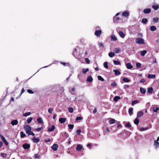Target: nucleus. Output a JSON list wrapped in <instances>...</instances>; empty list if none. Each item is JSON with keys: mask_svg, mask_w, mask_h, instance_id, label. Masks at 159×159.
I'll return each mask as SVG.
<instances>
[{"mask_svg": "<svg viewBox=\"0 0 159 159\" xmlns=\"http://www.w3.org/2000/svg\"><path fill=\"white\" fill-rule=\"evenodd\" d=\"M76 132L77 133V135H80V133L81 132V130L80 129H77L76 131Z\"/></svg>", "mask_w": 159, "mask_h": 159, "instance_id": "49530a36", "label": "nucleus"}, {"mask_svg": "<svg viewBox=\"0 0 159 159\" xmlns=\"http://www.w3.org/2000/svg\"><path fill=\"white\" fill-rule=\"evenodd\" d=\"M40 156L38 154H35L34 155V157L35 158H39Z\"/></svg>", "mask_w": 159, "mask_h": 159, "instance_id": "864d4df0", "label": "nucleus"}, {"mask_svg": "<svg viewBox=\"0 0 159 159\" xmlns=\"http://www.w3.org/2000/svg\"><path fill=\"white\" fill-rule=\"evenodd\" d=\"M159 110V108L158 107H153V111L154 112H157Z\"/></svg>", "mask_w": 159, "mask_h": 159, "instance_id": "72a5a7b5", "label": "nucleus"}, {"mask_svg": "<svg viewBox=\"0 0 159 159\" xmlns=\"http://www.w3.org/2000/svg\"><path fill=\"white\" fill-rule=\"evenodd\" d=\"M115 55V54L113 52H111L108 54L109 56L111 57H113Z\"/></svg>", "mask_w": 159, "mask_h": 159, "instance_id": "c9c22d12", "label": "nucleus"}, {"mask_svg": "<svg viewBox=\"0 0 159 159\" xmlns=\"http://www.w3.org/2000/svg\"><path fill=\"white\" fill-rule=\"evenodd\" d=\"M55 128V127L54 125H52L51 128L48 129V132L53 131L54 130Z\"/></svg>", "mask_w": 159, "mask_h": 159, "instance_id": "dca6fc26", "label": "nucleus"}, {"mask_svg": "<svg viewBox=\"0 0 159 159\" xmlns=\"http://www.w3.org/2000/svg\"><path fill=\"white\" fill-rule=\"evenodd\" d=\"M147 51L146 50H143V51H141L140 53V55L143 56L145 55V54L147 53Z\"/></svg>", "mask_w": 159, "mask_h": 159, "instance_id": "c85d7f7f", "label": "nucleus"}, {"mask_svg": "<svg viewBox=\"0 0 159 159\" xmlns=\"http://www.w3.org/2000/svg\"><path fill=\"white\" fill-rule=\"evenodd\" d=\"M101 33L102 31L101 30H97L95 31L94 33V34L97 37H98L100 36Z\"/></svg>", "mask_w": 159, "mask_h": 159, "instance_id": "7ed1b4c3", "label": "nucleus"}, {"mask_svg": "<svg viewBox=\"0 0 159 159\" xmlns=\"http://www.w3.org/2000/svg\"><path fill=\"white\" fill-rule=\"evenodd\" d=\"M150 29L152 31H154L156 30L157 28L155 26H152L150 27Z\"/></svg>", "mask_w": 159, "mask_h": 159, "instance_id": "cd10ccee", "label": "nucleus"}, {"mask_svg": "<svg viewBox=\"0 0 159 159\" xmlns=\"http://www.w3.org/2000/svg\"><path fill=\"white\" fill-rule=\"evenodd\" d=\"M145 82V80L144 79H141L140 81V82L141 83H144V82Z\"/></svg>", "mask_w": 159, "mask_h": 159, "instance_id": "774afa93", "label": "nucleus"}, {"mask_svg": "<svg viewBox=\"0 0 159 159\" xmlns=\"http://www.w3.org/2000/svg\"><path fill=\"white\" fill-rule=\"evenodd\" d=\"M148 77L149 79L155 78L156 77V75L149 74L148 75Z\"/></svg>", "mask_w": 159, "mask_h": 159, "instance_id": "aec40b11", "label": "nucleus"}, {"mask_svg": "<svg viewBox=\"0 0 159 159\" xmlns=\"http://www.w3.org/2000/svg\"><path fill=\"white\" fill-rule=\"evenodd\" d=\"M82 148V147L81 146V145L79 144L76 147V149L77 151H81Z\"/></svg>", "mask_w": 159, "mask_h": 159, "instance_id": "6ab92c4d", "label": "nucleus"}, {"mask_svg": "<svg viewBox=\"0 0 159 159\" xmlns=\"http://www.w3.org/2000/svg\"><path fill=\"white\" fill-rule=\"evenodd\" d=\"M42 129V127L39 128L37 129H35V130L37 131H40Z\"/></svg>", "mask_w": 159, "mask_h": 159, "instance_id": "052dcab7", "label": "nucleus"}, {"mask_svg": "<svg viewBox=\"0 0 159 159\" xmlns=\"http://www.w3.org/2000/svg\"><path fill=\"white\" fill-rule=\"evenodd\" d=\"M115 121H116V120L114 119H112V118H111L109 120L108 122L111 125V124L115 123Z\"/></svg>", "mask_w": 159, "mask_h": 159, "instance_id": "ddd939ff", "label": "nucleus"}, {"mask_svg": "<svg viewBox=\"0 0 159 159\" xmlns=\"http://www.w3.org/2000/svg\"><path fill=\"white\" fill-rule=\"evenodd\" d=\"M98 45L99 47H102L103 48H104V45H103L102 43L101 42L99 43Z\"/></svg>", "mask_w": 159, "mask_h": 159, "instance_id": "e2e57ef3", "label": "nucleus"}, {"mask_svg": "<svg viewBox=\"0 0 159 159\" xmlns=\"http://www.w3.org/2000/svg\"><path fill=\"white\" fill-rule=\"evenodd\" d=\"M93 79L91 75L89 76L87 79V81L89 82H91L93 81Z\"/></svg>", "mask_w": 159, "mask_h": 159, "instance_id": "4468645a", "label": "nucleus"}, {"mask_svg": "<svg viewBox=\"0 0 159 159\" xmlns=\"http://www.w3.org/2000/svg\"><path fill=\"white\" fill-rule=\"evenodd\" d=\"M151 10L150 8L145 9L143 11V12L145 14L149 13L151 12Z\"/></svg>", "mask_w": 159, "mask_h": 159, "instance_id": "1a4fd4ad", "label": "nucleus"}, {"mask_svg": "<svg viewBox=\"0 0 159 159\" xmlns=\"http://www.w3.org/2000/svg\"><path fill=\"white\" fill-rule=\"evenodd\" d=\"M58 147V146L57 144H54L52 146V148L54 151H55L57 149Z\"/></svg>", "mask_w": 159, "mask_h": 159, "instance_id": "39448f33", "label": "nucleus"}, {"mask_svg": "<svg viewBox=\"0 0 159 159\" xmlns=\"http://www.w3.org/2000/svg\"><path fill=\"white\" fill-rule=\"evenodd\" d=\"M68 111L69 112L71 113L73 112V109L72 107H69L68 108Z\"/></svg>", "mask_w": 159, "mask_h": 159, "instance_id": "de8ad7c7", "label": "nucleus"}, {"mask_svg": "<svg viewBox=\"0 0 159 159\" xmlns=\"http://www.w3.org/2000/svg\"><path fill=\"white\" fill-rule=\"evenodd\" d=\"M117 127L118 128H121L122 127V126L121 125V124H118L117 125Z\"/></svg>", "mask_w": 159, "mask_h": 159, "instance_id": "338daca9", "label": "nucleus"}, {"mask_svg": "<svg viewBox=\"0 0 159 159\" xmlns=\"http://www.w3.org/2000/svg\"><path fill=\"white\" fill-rule=\"evenodd\" d=\"M1 155L3 158H6L7 156V154L6 153H1Z\"/></svg>", "mask_w": 159, "mask_h": 159, "instance_id": "4d7b16f0", "label": "nucleus"}, {"mask_svg": "<svg viewBox=\"0 0 159 159\" xmlns=\"http://www.w3.org/2000/svg\"><path fill=\"white\" fill-rule=\"evenodd\" d=\"M120 98L119 96H116L113 98V100L115 102H117L118 100L120 99Z\"/></svg>", "mask_w": 159, "mask_h": 159, "instance_id": "bb28decb", "label": "nucleus"}, {"mask_svg": "<svg viewBox=\"0 0 159 159\" xmlns=\"http://www.w3.org/2000/svg\"><path fill=\"white\" fill-rule=\"evenodd\" d=\"M136 66L137 68H140L141 67V64L140 63H136Z\"/></svg>", "mask_w": 159, "mask_h": 159, "instance_id": "3c124183", "label": "nucleus"}, {"mask_svg": "<svg viewBox=\"0 0 159 159\" xmlns=\"http://www.w3.org/2000/svg\"><path fill=\"white\" fill-rule=\"evenodd\" d=\"M98 78L99 80H101V81H103L104 80V79L102 77V76H98Z\"/></svg>", "mask_w": 159, "mask_h": 159, "instance_id": "79ce46f5", "label": "nucleus"}, {"mask_svg": "<svg viewBox=\"0 0 159 159\" xmlns=\"http://www.w3.org/2000/svg\"><path fill=\"white\" fill-rule=\"evenodd\" d=\"M89 69L88 68H87L85 69L83 68L82 70V73H83L85 74L87 72L89 71Z\"/></svg>", "mask_w": 159, "mask_h": 159, "instance_id": "7c9ffc66", "label": "nucleus"}, {"mask_svg": "<svg viewBox=\"0 0 159 159\" xmlns=\"http://www.w3.org/2000/svg\"><path fill=\"white\" fill-rule=\"evenodd\" d=\"M117 84L115 81L113 82V83L111 84V85L113 87H116L117 86Z\"/></svg>", "mask_w": 159, "mask_h": 159, "instance_id": "09e8293b", "label": "nucleus"}, {"mask_svg": "<svg viewBox=\"0 0 159 159\" xmlns=\"http://www.w3.org/2000/svg\"><path fill=\"white\" fill-rule=\"evenodd\" d=\"M113 71L115 72V75H119L120 74V72L118 70H113Z\"/></svg>", "mask_w": 159, "mask_h": 159, "instance_id": "b1692460", "label": "nucleus"}, {"mask_svg": "<svg viewBox=\"0 0 159 159\" xmlns=\"http://www.w3.org/2000/svg\"><path fill=\"white\" fill-rule=\"evenodd\" d=\"M129 12L126 11H124L122 14V16L125 17L128 16H129Z\"/></svg>", "mask_w": 159, "mask_h": 159, "instance_id": "f3484780", "label": "nucleus"}, {"mask_svg": "<svg viewBox=\"0 0 159 159\" xmlns=\"http://www.w3.org/2000/svg\"><path fill=\"white\" fill-rule=\"evenodd\" d=\"M114 51L115 53H117L120 52V49L119 48H116L114 49Z\"/></svg>", "mask_w": 159, "mask_h": 159, "instance_id": "412c9836", "label": "nucleus"}, {"mask_svg": "<svg viewBox=\"0 0 159 159\" xmlns=\"http://www.w3.org/2000/svg\"><path fill=\"white\" fill-rule=\"evenodd\" d=\"M135 42L139 44H143L144 43V39L140 38H138L136 39Z\"/></svg>", "mask_w": 159, "mask_h": 159, "instance_id": "f257e3e1", "label": "nucleus"}, {"mask_svg": "<svg viewBox=\"0 0 159 159\" xmlns=\"http://www.w3.org/2000/svg\"><path fill=\"white\" fill-rule=\"evenodd\" d=\"M33 120V118L32 117H30L29 118H28L27 120V122L29 124L30 123L31 121H32Z\"/></svg>", "mask_w": 159, "mask_h": 159, "instance_id": "4c0bfd02", "label": "nucleus"}, {"mask_svg": "<svg viewBox=\"0 0 159 159\" xmlns=\"http://www.w3.org/2000/svg\"><path fill=\"white\" fill-rule=\"evenodd\" d=\"M125 126L126 127L129 128L131 127V125L129 123H127L125 125Z\"/></svg>", "mask_w": 159, "mask_h": 159, "instance_id": "6e6d98bb", "label": "nucleus"}, {"mask_svg": "<svg viewBox=\"0 0 159 159\" xmlns=\"http://www.w3.org/2000/svg\"><path fill=\"white\" fill-rule=\"evenodd\" d=\"M159 18L157 17L154 18L153 19V21L154 22L156 23L158 22Z\"/></svg>", "mask_w": 159, "mask_h": 159, "instance_id": "f704fd0d", "label": "nucleus"}, {"mask_svg": "<svg viewBox=\"0 0 159 159\" xmlns=\"http://www.w3.org/2000/svg\"><path fill=\"white\" fill-rule=\"evenodd\" d=\"M29 135H32L33 136H34L35 134H34L33 132H31V131L30 132V133H29V134H28Z\"/></svg>", "mask_w": 159, "mask_h": 159, "instance_id": "69168bd1", "label": "nucleus"}, {"mask_svg": "<svg viewBox=\"0 0 159 159\" xmlns=\"http://www.w3.org/2000/svg\"><path fill=\"white\" fill-rule=\"evenodd\" d=\"M82 119H83V118L81 117H80V116L77 117L76 119V120L78 121L79 120H82Z\"/></svg>", "mask_w": 159, "mask_h": 159, "instance_id": "680f3d73", "label": "nucleus"}, {"mask_svg": "<svg viewBox=\"0 0 159 159\" xmlns=\"http://www.w3.org/2000/svg\"><path fill=\"white\" fill-rule=\"evenodd\" d=\"M26 134H29L31 130V127L29 125H26L24 127Z\"/></svg>", "mask_w": 159, "mask_h": 159, "instance_id": "f03ea898", "label": "nucleus"}, {"mask_svg": "<svg viewBox=\"0 0 159 159\" xmlns=\"http://www.w3.org/2000/svg\"><path fill=\"white\" fill-rule=\"evenodd\" d=\"M66 120V118H60L59 119V121L61 124H63L65 123Z\"/></svg>", "mask_w": 159, "mask_h": 159, "instance_id": "423d86ee", "label": "nucleus"}, {"mask_svg": "<svg viewBox=\"0 0 159 159\" xmlns=\"http://www.w3.org/2000/svg\"><path fill=\"white\" fill-rule=\"evenodd\" d=\"M77 52V49L76 48H75L73 52V54L74 55V56L75 57L76 56V53Z\"/></svg>", "mask_w": 159, "mask_h": 159, "instance_id": "8fccbe9b", "label": "nucleus"}, {"mask_svg": "<svg viewBox=\"0 0 159 159\" xmlns=\"http://www.w3.org/2000/svg\"><path fill=\"white\" fill-rule=\"evenodd\" d=\"M148 21V20L146 18H143L141 21V22L144 24H146Z\"/></svg>", "mask_w": 159, "mask_h": 159, "instance_id": "a878e982", "label": "nucleus"}, {"mask_svg": "<svg viewBox=\"0 0 159 159\" xmlns=\"http://www.w3.org/2000/svg\"><path fill=\"white\" fill-rule=\"evenodd\" d=\"M18 123V121L17 120H13L11 122V124L12 125H16Z\"/></svg>", "mask_w": 159, "mask_h": 159, "instance_id": "6e6552de", "label": "nucleus"}, {"mask_svg": "<svg viewBox=\"0 0 159 159\" xmlns=\"http://www.w3.org/2000/svg\"><path fill=\"white\" fill-rule=\"evenodd\" d=\"M153 92V89L152 87L148 88V93L152 94Z\"/></svg>", "mask_w": 159, "mask_h": 159, "instance_id": "9d476101", "label": "nucleus"}, {"mask_svg": "<svg viewBox=\"0 0 159 159\" xmlns=\"http://www.w3.org/2000/svg\"><path fill=\"white\" fill-rule=\"evenodd\" d=\"M123 81L125 82L128 83L129 82L130 80L127 78H124L123 79Z\"/></svg>", "mask_w": 159, "mask_h": 159, "instance_id": "e433bc0d", "label": "nucleus"}, {"mask_svg": "<svg viewBox=\"0 0 159 159\" xmlns=\"http://www.w3.org/2000/svg\"><path fill=\"white\" fill-rule=\"evenodd\" d=\"M154 145L155 146L156 148H157L159 147V143L157 140H155Z\"/></svg>", "mask_w": 159, "mask_h": 159, "instance_id": "0eeeda50", "label": "nucleus"}, {"mask_svg": "<svg viewBox=\"0 0 159 159\" xmlns=\"http://www.w3.org/2000/svg\"><path fill=\"white\" fill-rule=\"evenodd\" d=\"M140 90L141 93L143 94H145L146 92V89L141 87L140 88Z\"/></svg>", "mask_w": 159, "mask_h": 159, "instance_id": "5701e85b", "label": "nucleus"}, {"mask_svg": "<svg viewBox=\"0 0 159 159\" xmlns=\"http://www.w3.org/2000/svg\"><path fill=\"white\" fill-rule=\"evenodd\" d=\"M113 62L114 64L116 65H119L120 63V62L116 60H114Z\"/></svg>", "mask_w": 159, "mask_h": 159, "instance_id": "c03bdc74", "label": "nucleus"}, {"mask_svg": "<svg viewBox=\"0 0 159 159\" xmlns=\"http://www.w3.org/2000/svg\"><path fill=\"white\" fill-rule=\"evenodd\" d=\"M24 91H25V90H24V88H22V89H21V92L20 94L19 95V96H18V97H17L16 98L17 99L18 98H19L20 96L21 95V94L22 93H23L24 92Z\"/></svg>", "mask_w": 159, "mask_h": 159, "instance_id": "58836bf2", "label": "nucleus"}, {"mask_svg": "<svg viewBox=\"0 0 159 159\" xmlns=\"http://www.w3.org/2000/svg\"><path fill=\"white\" fill-rule=\"evenodd\" d=\"M139 101L137 100H135L132 102V105H134L137 103H138Z\"/></svg>", "mask_w": 159, "mask_h": 159, "instance_id": "a19ab883", "label": "nucleus"}, {"mask_svg": "<svg viewBox=\"0 0 159 159\" xmlns=\"http://www.w3.org/2000/svg\"><path fill=\"white\" fill-rule=\"evenodd\" d=\"M20 137L21 138H24L26 136L25 134L23 131L21 132L20 133Z\"/></svg>", "mask_w": 159, "mask_h": 159, "instance_id": "ea45409f", "label": "nucleus"}, {"mask_svg": "<svg viewBox=\"0 0 159 159\" xmlns=\"http://www.w3.org/2000/svg\"><path fill=\"white\" fill-rule=\"evenodd\" d=\"M152 7L154 10H157L158 9L159 6L158 5H154L152 6Z\"/></svg>", "mask_w": 159, "mask_h": 159, "instance_id": "473e14b6", "label": "nucleus"}, {"mask_svg": "<svg viewBox=\"0 0 159 159\" xmlns=\"http://www.w3.org/2000/svg\"><path fill=\"white\" fill-rule=\"evenodd\" d=\"M119 34L120 36L122 38H123L125 37V34L122 31H119Z\"/></svg>", "mask_w": 159, "mask_h": 159, "instance_id": "4be33fe9", "label": "nucleus"}, {"mask_svg": "<svg viewBox=\"0 0 159 159\" xmlns=\"http://www.w3.org/2000/svg\"><path fill=\"white\" fill-rule=\"evenodd\" d=\"M111 40L113 41H116L117 40L116 37L113 35L111 36Z\"/></svg>", "mask_w": 159, "mask_h": 159, "instance_id": "a211bd4d", "label": "nucleus"}, {"mask_svg": "<svg viewBox=\"0 0 159 159\" xmlns=\"http://www.w3.org/2000/svg\"><path fill=\"white\" fill-rule=\"evenodd\" d=\"M0 137L1 139H2V141L3 142H4V141H5L6 140V139H5L4 137L2 135H0Z\"/></svg>", "mask_w": 159, "mask_h": 159, "instance_id": "bf43d9fd", "label": "nucleus"}, {"mask_svg": "<svg viewBox=\"0 0 159 159\" xmlns=\"http://www.w3.org/2000/svg\"><path fill=\"white\" fill-rule=\"evenodd\" d=\"M31 114L30 112H27L24 114L23 116H28L30 115Z\"/></svg>", "mask_w": 159, "mask_h": 159, "instance_id": "a18cd8bd", "label": "nucleus"}, {"mask_svg": "<svg viewBox=\"0 0 159 159\" xmlns=\"http://www.w3.org/2000/svg\"><path fill=\"white\" fill-rule=\"evenodd\" d=\"M68 126L70 129H72L74 127V125H73L70 124Z\"/></svg>", "mask_w": 159, "mask_h": 159, "instance_id": "603ef678", "label": "nucleus"}, {"mask_svg": "<svg viewBox=\"0 0 159 159\" xmlns=\"http://www.w3.org/2000/svg\"><path fill=\"white\" fill-rule=\"evenodd\" d=\"M27 91L30 94H33L34 93V92L32 90L30 89H28Z\"/></svg>", "mask_w": 159, "mask_h": 159, "instance_id": "5fc2aeb1", "label": "nucleus"}, {"mask_svg": "<svg viewBox=\"0 0 159 159\" xmlns=\"http://www.w3.org/2000/svg\"><path fill=\"white\" fill-rule=\"evenodd\" d=\"M85 61H86V63L87 64H89V63L90 61L89 60L88 58H85Z\"/></svg>", "mask_w": 159, "mask_h": 159, "instance_id": "0e129e2a", "label": "nucleus"}, {"mask_svg": "<svg viewBox=\"0 0 159 159\" xmlns=\"http://www.w3.org/2000/svg\"><path fill=\"white\" fill-rule=\"evenodd\" d=\"M32 140L34 143H38L39 141V138H36L35 137H34L32 139Z\"/></svg>", "mask_w": 159, "mask_h": 159, "instance_id": "f8f14e48", "label": "nucleus"}, {"mask_svg": "<svg viewBox=\"0 0 159 159\" xmlns=\"http://www.w3.org/2000/svg\"><path fill=\"white\" fill-rule=\"evenodd\" d=\"M129 113L130 116L131 115L133 114V108H130L129 109Z\"/></svg>", "mask_w": 159, "mask_h": 159, "instance_id": "393cba45", "label": "nucleus"}, {"mask_svg": "<svg viewBox=\"0 0 159 159\" xmlns=\"http://www.w3.org/2000/svg\"><path fill=\"white\" fill-rule=\"evenodd\" d=\"M38 122L40 124H41L43 123V120L41 117L38 118L37 119Z\"/></svg>", "mask_w": 159, "mask_h": 159, "instance_id": "2f4dec72", "label": "nucleus"}, {"mask_svg": "<svg viewBox=\"0 0 159 159\" xmlns=\"http://www.w3.org/2000/svg\"><path fill=\"white\" fill-rule=\"evenodd\" d=\"M103 66L105 68L107 69L108 68V63L107 62H105L104 63Z\"/></svg>", "mask_w": 159, "mask_h": 159, "instance_id": "37998d69", "label": "nucleus"}, {"mask_svg": "<svg viewBox=\"0 0 159 159\" xmlns=\"http://www.w3.org/2000/svg\"><path fill=\"white\" fill-rule=\"evenodd\" d=\"M143 114V111H140L138 112L137 114V117H140L142 116Z\"/></svg>", "mask_w": 159, "mask_h": 159, "instance_id": "2eb2a0df", "label": "nucleus"}, {"mask_svg": "<svg viewBox=\"0 0 159 159\" xmlns=\"http://www.w3.org/2000/svg\"><path fill=\"white\" fill-rule=\"evenodd\" d=\"M22 146L23 148L25 149H27L29 148L30 147V145L27 143H25L23 144Z\"/></svg>", "mask_w": 159, "mask_h": 159, "instance_id": "20e7f679", "label": "nucleus"}, {"mask_svg": "<svg viewBox=\"0 0 159 159\" xmlns=\"http://www.w3.org/2000/svg\"><path fill=\"white\" fill-rule=\"evenodd\" d=\"M53 111L52 108H50L48 109V112L49 113L52 114Z\"/></svg>", "mask_w": 159, "mask_h": 159, "instance_id": "13d9d810", "label": "nucleus"}, {"mask_svg": "<svg viewBox=\"0 0 159 159\" xmlns=\"http://www.w3.org/2000/svg\"><path fill=\"white\" fill-rule=\"evenodd\" d=\"M126 67L128 69H131L133 68V66L130 63H127L126 65Z\"/></svg>", "mask_w": 159, "mask_h": 159, "instance_id": "9b49d317", "label": "nucleus"}, {"mask_svg": "<svg viewBox=\"0 0 159 159\" xmlns=\"http://www.w3.org/2000/svg\"><path fill=\"white\" fill-rule=\"evenodd\" d=\"M139 122V120L137 118H136L134 121V123L136 125H138Z\"/></svg>", "mask_w": 159, "mask_h": 159, "instance_id": "c756f323", "label": "nucleus"}]
</instances>
